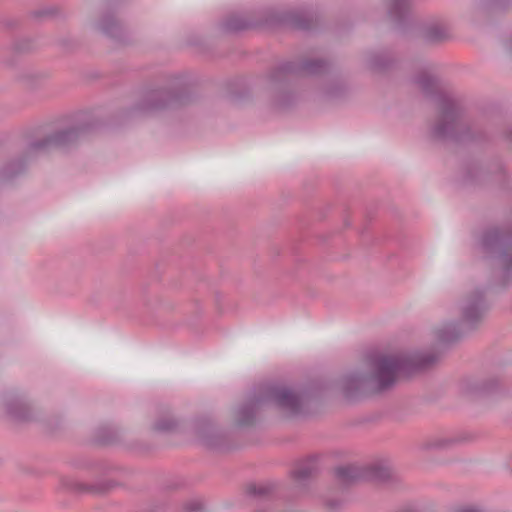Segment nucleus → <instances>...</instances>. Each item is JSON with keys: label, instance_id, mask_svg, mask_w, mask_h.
Here are the masks:
<instances>
[{"label": "nucleus", "instance_id": "dca6fc26", "mask_svg": "<svg viewBox=\"0 0 512 512\" xmlns=\"http://www.w3.org/2000/svg\"><path fill=\"white\" fill-rule=\"evenodd\" d=\"M401 4H399L398 2H395L394 3V6H395V9H398L400 7Z\"/></svg>", "mask_w": 512, "mask_h": 512}, {"label": "nucleus", "instance_id": "20e7f679", "mask_svg": "<svg viewBox=\"0 0 512 512\" xmlns=\"http://www.w3.org/2000/svg\"><path fill=\"white\" fill-rule=\"evenodd\" d=\"M279 21L292 29L306 30L312 25L314 17L308 9L301 8L285 13Z\"/></svg>", "mask_w": 512, "mask_h": 512}, {"label": "nucleus", "instance_id": "7ed1b4c3", "mask_svg": "<svg viewBox=\"0 0 512 512\" xmlns=\"http://www.w3.org/2000/svg\"><path fill=\"white\" fill-rule=\"evenodd\" d=\"M79 133L76 129L58 132L41 141L34 142L32 149L44 150L48 148H63L74 143L78 139Z\"/></svg>", "mask_w": 512, "mask_h": 512}, {"label": "nucleus", "instance_id": "1a4fd4ad", "mask_svg": "<svg viewBox=\"0 0 512 512\" xmlns=\"http://www.w3.org/2000/svg\"><path fill=\"white\" fill-rule=\"evenodd\" d=\"M248 26V23L240 17H231L225 22V27L229 31L243 30Z\"/></svg>", "mask_w": 512, "mask_h": 512}, {"label": "nucleus", "instance_id": "423d86ee", "mask_svg": "<svg viewBox=\"0 0 512 512\" xmlns=\"http://www.w3.org/2000/svg\"><path fill=\"white\" fill-rule=\"evenodd\" d=\"M255 415V404H248L238 411L237 422L239 425H249L253 422Z\"/></svg>", "mask_w": 512, "mask_h": 512}, {"label": "nucleus", "instance_id": "ddd939ff", "mask_svg": "<svg viewBox=\"0 0 512 512\" xmlns=\"http://www.w3.org/2000/svg\"><path fill=\"white\" fill-rule=\"evenodd\" d=\"M102 29L106 32V33H111V28L109 26V21L107 19H105L103 21V25H102Z\"/></svg>", "mask_w": 512, "mask_h": 512}, {"label": "nucleus", "instance_id": "6e6552de", "mask_svg": "<svg viewBox=\"0 0 512 512\" xmlns=\"http://www.w3.org/2000/svg\"><path fill=\"white\" fill-rule=\"evenodd\" d=\"M177 427V421L170 417V416H167V417H163L161 419H159L155 425H154V429L158 432H171L173 430H175V428Z\"/></svg>", "mask_w": 512, "mask_h": 512}, {"label": "nucleus", "instance_id": "2eb2a0df", "mask_svg": "<svg viewBox=\"0 0 512 512\" xmlns=\"http://www.w3.org/2000/svg\"><path fill=\"white\" fill-rule=\"evenodd\" d=\"M460 512H477V511L474 510V509H464V510H462Z\"/></svg>", "mask_w": 512, "mask_h": 512}, {"label": "nucleus", "instance_id": "f8f14e48", "mask_svg": "<svg viewBox=\"0 0 512 512\" xmlns=\"http://www.w3.org/2000/svg\"><path fill=\"white\" fill-rule=\"evenodd\" d=\"M9 412L16 418H19V419H24L25 416L20 414L16 409H14L13 407H10L9 408Z\"/></svg>", "mask_w": 512, "mask_h": 512}, {"label": "nucleus", "instance_id": "9b49d317", "mask_svg": "<svg viewBox=\"0 0 512 512\" xmlns=\"http://www.w3.org/2000/svg\"><path fill=\"white\" fill-rule=\"evenodd\" d=\"M73 488L78 491H90V492L96 491V489L94 487H89V486H86V485L80 484V483H75Z\"/></svg>", "mask_w": 512, "mask_h": 512}, {"label": "nucleus", "instance_id": "4468645a", "mask_svg": "<svg viewBox=\"0 0 512 512\" xmlns=\"http://www.w3.org/2000/svg\"><path fill=\"white\" fill-rule=\"evenodd\" d=\"M186 509L189 511L197 512L201 509V505L198 503H194L193 506H187Z\"/></svg>", "mask_w": 512, "mask_h": 512}, {"label": "nucleus", "instance_id": "0eeeda50", "mask_svg": "<svg viewBox=\"0 0 512 512\" xmlns=\"http://www.w3.org/2000/svg\"><path fill=\"white\" fill-rule=\"evenodd\" d=\"M338 477L343 481H351L361 477L360 469L355 466H345L337 469Z\"/></svg>", "mask_w": 512, "mask_h": 512}, {"label": "nucleus", "instance_id": "f3484780", "mask_svg": "<svg viewBox=\"0 0 512 512\" xmlns=\"http://www.w3.org/2000/svg\"><path fill=\"white\" fill-rule=\"evenodd\" d=\"M161 106H162V105L154 104V105H152V108H159V107H161Z\"/></svg>", "mask_w": 512, "mask_h": 512}, {"label": "nucleus", "instance_id": "f03ea898", "mask_svg": "<svg viewBox=\"0 0 512 512\" xmlns=\"http://www.w3.org/2000/svg\"><path fill=\"white\" fill-rule=\"evenodd\" d=\"M268 397L280 408L296 413L300 410L302 400L290 388L285 386H277L269 389Z\"/></svg>", "mask_w": 512, "mask_h": 512}, {"label": "nucleus", "instance_id": "9d476101", "mask_svg": "<svg viewBox=\"0 0 512 512\" xmlns=\"http://www.w3.org/2000/svg\"><path fill=\"white\" fill-rule=\"evenodd\" d=\"M320 68V62L317 59L306 60L302 63L300 70L304 75H312L317 73Z\"/></svg>", "mask_w": 512, "mask_h": 512}, {"label": "nucleus", "instance_id": "39448f33", "mask_svg": "<svg viewBox=\"0 0 512 512\" xmlns=\"http://www.w3.org/2000/svg\"><path fill=\"white\" fill-rule=\"evenodd\" d=\"M319 469V458L311 456L299 461L291 472L293 479L299 484L307 483Z\"/></svg>", "mask_w": 512, "mask_h": 512}, {"label": "nucleus", "instance_id": "a211bd4d", "mask_svg": "<svg viewBox=\"0 0 512 512\" xmlns=\"http://www.w3.org/2000/svg\"><path fill=\"white\" fill-rule=\"evenodd\" d=\"M283 69H284L285 71H288V70L290 69V67L286 66V67H283Z\"/></svg>", "mask_w": 512, "mask_h": 512}, {"label": "nucleus", "instance_id": "f257e3e1", "mask_svg": "<svg viewBox=\"0 0 512 512\" xmlns=\"http://www.w3.org/2000/svg\"><path fill=\"white\" fill-rule=\"evenodd\" d=\"M375 365V380L381 388H385L396 380L399 373L408 365V362L398 355H387L379 358Z\"/></svg>", "mask_w": 512, "mask_h": 512}]
</instances>
